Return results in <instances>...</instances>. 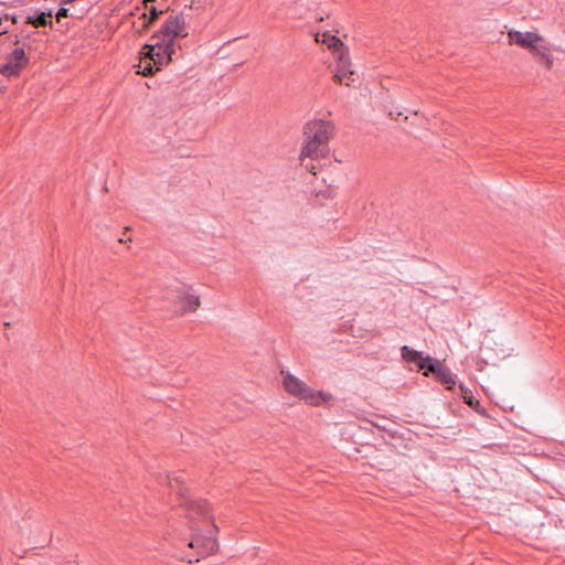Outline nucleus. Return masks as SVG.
Listing matches in <instances>:
<instances>
[{"mask_svg":"<svg viewBox=\"0 0 565 565\" xmlns=\"http://www.w3.org/2000/svg\"><path fill=\"white\" fill-rule=\"evenodd\" d=\"M188 35L182 14H170L163 26L152 36L153 44H145L138 64V73L147 76L160 71L172 61L175 53V39Z\"/></svg>","mask_w":565,"mask_h":565,"instance_id":"nucleus-1","label":"nucleus"},{"mask_svg":"<svg viewBox=\"0 0 565 565\" xmlns=\"http://www.w3.org/2000/svg\"><path fill=\"white\" fill-rule=\"evenodd\" d=\"M334 131V126L331 121L315 118L303 126V145L300 152L301 162L306 158L319 159L326 158L329 152V141L331 140Z\"/></svg>","mask_w":565,"mask_h":565,"instance_id":"nucleus-2","label":"nucleus"},{"mask_svg":"<svg viewBox=\"0 0 565 565\" xmlns=\"http://www.w3.org/2000/svg\"><path fill=\"white\" fill-rule=\"evenodd\" d=\"M508 44L526 50L531 55L547 70L554 64L553 53L545 36L539 30L522 31L509 29L507 32Z\"/></svg>","mask_w":565,"mask_h":565,"instance_id":"nucleus-3","label":"nucleus"},{"mask_svg":"<svg viewBox=\"0 0 565 565\" xmlns=\"http://www.w3.org/2000/svg\"><path fill=\"white\" fill-rule=\"evenodd\" d=\"M281 385L289 395L303 401L310 406L318 407L328 405L333 401L331 393L315 391L302 380L289 372L281 371Z\"/></svg>","mask_w":565,"mask_h":565,"instance_id":"nucleus-4","label":"nucleus"},{"mask_svg":"<svg viewBox=\"0 0 565 565\" xmlns=\"http://www.w3.org/2000/svg\"><path fill=\"white\" fill-rule=\"evenodd\" d=\"M193 539L189 546L196 548L203 556L213 555L218 550L216 540L217 526L214 522L209 521V526L192 525Z\"/></svg>","mask_w":565,"mask_h":565,"instance_id":"nucleus-5","label":"nucleus"},{"mask_svg":"<svg viewBox=\"0 0 565 565\" xmlns=\"http://www.w3.org/2000/svg\"><path fill=\"white\" fill-rule=\"evenodd\" d=\"M186 518L190 520L191 530L193 524H199L200 526H209V521L214 522L207 503L201 500H193L188 502Z\"/></svg>","mask_w":565,"mask_h":565,"instance_id":"nucleus-6","label":"nucleus"},{"mask_svg":"<svg viewBox=\"0 0 565 565\" xmlns=\"http://www.w3.org/2000/svg\"><path fill=\"white\" fill-rule=\"evenodd\" d=\"M333 79L339 84L350 86L356 81V73L351 67V60L348 52H340Z\"/></svg>","mask_w":565,"mask_h":565,"instance_id":"nucleus-7","label":"nucleus"},{"mask_svg":"<svg viewBox=\"0 0 565 565\" xmlns=\"http://www.w3.org/2000/svg\"><path fill=\"white\" fill-rule=\"evenodd\" d=\"M177 310L184 315L188 312H194L201 305L200 297L194 292L192 287H184L179 291L177 299L174 300Z\"/></svg>","mask_w":565,"mask_h":565,"instance_id":"nucleus-8","label":"nucleus"},{"mask_svg":"<svg viewBox=\"0 0 565 565\" xmlns=\"http://www.w3.org/2000/svg\"><path fill=\"white\" fill-rule=\"evenodd\" d=\"M28 62L24 50L17 47L9 55L8 63L2 66L1 74L8 77L18 76Z\"/></svg>","mask_w":565,"mask_h":565,"instance_id":"nucleus-9","label":"nucleus"},{"mask_svg":"<svg viewBox=\"0 0 565 565\" xmlns=\"http://www.w3.org/2000/svg\"><path fill=\"white\" fill-rule=\"evenodd\" d=\"M402 356L407 362L417 363L419 369H425L426 362L431 361L430 356L423 358L420 352L413 350L407 345L402 348Z\"/></svg>","mask_w":565,"mask_h":565,"instance_id":"nucleus-10","label":"nucleus"},{"mask_svg":"<svg viewBox=\"0 0 565 565\" xmlns=\"http://www.w3.org/2000/svg\"><path fill=\"white\" fill-rule=\"evenodd\" d=\"M322 43H324L329 49L333 51L337 58L340 52H348V49L344 46L343 42L335 35L323 34Z\"/></svg>","mask_w":565,"mask_h":565,"instance_id":"nucleus-11","label":"nucleus"},{"mask_svg":"<svg viewBox=\"0 0 565 565\" xmlns=\"http://www.w3.org/2000/svg\"><path fill=\"white\" fill-rule=\"evenodd\" d=\"M52 17H53V14L51 11L40 12L36 17H28L26 23L32 24L34 28L46 26V25H50L52 28V25H53V22L51 20Z\"/></svg>","mask_w":565,"mask_h":565,"instance_id":"nucleus-12","label":"nucleus"},{"mask_svg":"<svg viewBox=\"0 0 565 565\" xmlns=\"http://www.w3.org/2000/svg\"><path fill=\"white\" fill-rule=\"evenodd\" d=\"M438 381H440L443 384L447 386L448 390H451L452 386L456 384L455 377L449 369L444 366L443 364L437 370V373L435 375Z\"/></svg>","mask_w":565,"mask_h":565,"instance_id":"nucleus-13","label":"nucleus"},{"mask_svg":"<svg viewBox=\"0 0 565 565\" xmlns=\"http://www.w3.org/2000/svg\"><path fill=\"white\" fill-rule=\"evenodd\" d=\"M148 3L149 2H145L146 9L149 12V18L146 12L142 13V18L148 19V21L145 24V28H148L151 23H153V21H156L163 12L162 10H158L154 6H149Z\"/></svg>","mask_w":565,"mask_h":565,"instance_id":"nucleus-14","label":"nucleus"},{"mask_svg":"<svg viewBox=\"0 0 565 565\" xmlns=\"http://www.w3.org/2000/svg\"><path fill=\"white\" fill-rule=\"evenodd\" d=\"M441 363L437 360H433L431 361H428L426 362V367L423 369L424 370V375L425 376H428L429 373H434L436 375L437 373V370L440 367Z\"/></svg>","mask_w":565,"mask_h":565,"instance_id":"nucleus-15","label":"nucleus"},{"mask_svg":"<svg viewBox=\"0 0 565 565\" xmlns=\"http://www.w3.org/2000/svg\"><path fill=\"white\" fill-rule=\"evenodd\" d=\"M460 388L463 393V399L469 406H475L479 404L478 401H475V398L471 395H469L468 392L465 391L462 386H460Z\"/></svg>","mask_w":565,"mask_h":565,"instance_id":"nucleus-16","label":"nucleus"},{"mask_svg":"<svg viewBox=\"0 0 565 565\" xmlns=\"http://www.w3.org/2000/svg\"><path fill=\"white\" fill-rule=\"evenodd\" d=\"M68 15V9L61 8L56 13V20L61 21L62 18H66Z\"/></svg>","mask_w":565,"mask_h":565,"instance_id":"nucleus-17","label":"nucleus"},{"mask_svg":"<svg viewBox=\"0 0 565 565\" xmlns=\"http://www.w3.org/2000/svg\"><path fill=\"white\" fill-rule=\"evenodd\" d=\"M3 20H6V21L10 20V17L8 14H6L4 17L0 18V24L2 23ZM11 21H12V23H17V20L14 17L11 18Z\"/></svg>","mask_w":565,"mask_h":565,"instance_id":"nucleus-18","label":"nucleus"},{"mask_svg":"<svg viewBox=\"0 0 565 565\" xmlns=\"http://www.w3.org/2000/svg\"><path fill=\"white\" fill-rule=\"evenodd\" d=\"M128 241H131V238H130V237H128L127 239H125V238H119V242H120V243H125V242H128Z\"/></svg>","mask_w":565,"mask_h":565,"instance_id":"nucleus-19","label":"nucleus"},{"mask_svg":"<svg viewBox=\"0 0 565 565\" xmlns=\"http://www.w3.org/2000/svg\"><path fill=\"white\" fill-rule=\"evenodd\" d=\"M153 0H145V2H152Z\"/></svg>","mask_w":565,"mask_h":565,"instance_id":"nucleus-20","label":"nucleus"}]
</instances>
